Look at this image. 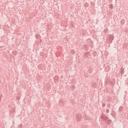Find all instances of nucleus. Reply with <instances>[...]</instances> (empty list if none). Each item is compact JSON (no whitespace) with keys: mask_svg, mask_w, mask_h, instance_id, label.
I'll return each mask as SVG.
<instances>
[{"mask_svg":"<svg viewBox=\"0 0 128 128\" xmlns=\"http://www.w3.org/2000/svg\"><path fill=\"white\" fill-rule=\"evenodd\" d=\"M108 110H107V111H108Z\"/></svg>","mask_w":128,"mask_h":128,"instance_id":"8","label":"nucleus"},{"mask_svg":"<svg viewBox=\"0 0 128 128\" xmlns=\"http://www.w3.org/2000/svg\"><path fill=\"white\" fill-rule=\"evenodd\" d=\"M76 118H77V120L78 122H80V120H82V116H80V115H77Z\"/></svg>","mask_w":128,"mask_h":128,"instance_id":"1","label":"nucleus"},{"mask_svg":"<svg viewBox=\"0 0 128 128\" xmlns=\"http://www.w3.org/2000/svg\"><path fill=\"white\" fill-rule=\"evenodd\" d=\"M108 110H107V111H108Z\"/></svg>","mask_w":128,"mask_h":128,"instance_id":"7","label":"nucleus"},{"mask_svg":"<svg viewBox=\"0 0 128 128\" xmlns=\"http://www.w3.org/2000/svg\"><path fill=\"white\" fill-rule=\"evenodd\" d=\"M107 124H112V120H108V121H107Z\"/></svg>","mask_w":128,"mask_h":128,"instance_id":"3","label":"nucleus"},{"mask_svg":"<svg viewBox=\"0 0 128 128\" xmlns=\"http://www.w3.org/2000/svg\"><path fill=\"white\" fill-rule=\"evenodd\" d=\"M106 106V104H102V106Z\"/></svg>","mask_w":128,"mask_h":128,"instance_id":"6","label":"nucleus"},{"mask_svg":"<svg viewBox=\"0 0 128 128\" xmlns=\"http://www.w3.org/2000/svg\"><path fill=\"white\" fill-rule=\"evenodd\" d=\"M120 74H124V70L122 68L121 69Z\"/></svg>","mask_w":128,"mask_h":128,"instance_id":"2","label":"nucleus"},{"mask_svg":"<svg viewBox=\"0 0 128 128\" xmlns=\"http://www.w3.org/2000/svg\"><path fill=\"white\" fill-rule=\"evenodd\" d=\"M110 8H111V9L114 8V6H112V4H110Z\"/></svg>","mask_w":128,"mask_h":128,"instance_id":"5","label":"nucleus"},{"mask_svg":"<svg viewBox=\"0 0 128 128\" xmlns=\"http://www.w3.org/2000/svg\"><path fill=\"white\" fill-rule=\"evenodd\" d=\"M104 120H106V122H108L109 119L108 118V116H105L104 117Z\"/></svg>","mask_w":128,"mask_h":128,"instance_id":"4","label":"nucleus"}]
</instances>
